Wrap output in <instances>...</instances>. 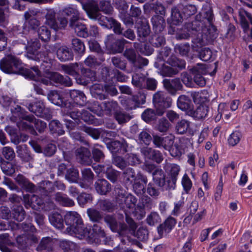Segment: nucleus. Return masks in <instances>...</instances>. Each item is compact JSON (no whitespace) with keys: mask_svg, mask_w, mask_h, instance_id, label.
Instances as JSON below:
<instances>
[{"mask_svg":"<svg viewBox=\"0 0 252 252\" xmlns=\"http://www.w3.org/2000/svg\"><path fill=\"white\" fill-rule=\"evenodd\" d=\"M213 14L211 8L203 6L195 19L185 24L181 31L176 35L177 39H187L193 35V48L200 47L213 42L217 37V29L213 25Z\"/></svg>","mask_w":252,"mask_h":252,"instance_id":"f257e3e1","label":"nucleus"},{"mask_svg":"<svg viewBox=\"0 0 252 252\" xmlns=\"http://www.w3.org/2000/svg\"><path fill=\"white\" fill-rule=\"evenodd\" d=\"M64 221L67 225L66 232L70 235L82 239L88 236L95 240L99 237H104L105 232L97 224H94L92 233L89 235L88 229L84 226L80 216L76 212H68L64 216Z\"/></svg>","mask_w":252,"mask_h":252,"instance_id":"f03ea898","label":"nucleus"},{"mask_svg":"<svg viewBox=\"0 0 252 252\" xmlns=\"http://www.w3.org/2000/svg\"><path fill=\"white\" fill-rule=\"evenodd\" d=\"M11 111L12 116L10 117V120L16 122L17 126L19 128L28 130L32 134L36 133L30 124L33 123V116L26 115L21 106L19 105H17L14 109H11Z\"/></svg>","mask_w":252,"mask_h":252,"instance_id":"7ed1b4c3","label":"nucleus"},{"mask_svg":"<svg viewBox=\"0 0 252 252\" xmlns=\"http://www.w3.org/2000/svg\"><path fill=\"white\" fill-rule=\"evenodd\" d=\"M83 8L86 11L90 18L97 20L100 25L108 27L111 17H107L101 15L99 13V9L96 3L93 0H87L82 3Z\"/></svg>","mask_w":252,"mask_h":252,"instance_id":"20e7f679","label":"nucleus"},{"mask_svg":"<svg viewBox=\"0 0 252 252\" xmlns=\"http://www.w3.org/2000/svg\"><path fill=\"white\" fill-rule=\"evenodd\" d=\"M153 102L158 116H161L165 113L166 109L171 107L172 99L164 93L158 91L153 95Z\"/></svg>","mask_w":252,"mask_h":252,"instance_id":"39448f33","label":"nucleus"},{"mask_svg":"<svg viewBox=\"0 0 252 252\" xmlns=\"http://www.w3.org/2000/svg\"><path fill=\"white\" fill-rule=\"evenodd\" d=\"M114 191L116 201L122 208L132 209L135 207L137 199L133 195L120 187L116 188Z\"/></svg>","mask_w":252,"mask_h":252,"instance_id":"423d86ee","label":"nucleus"},{"mask_svg":"<svg viewBox=\"0 0 252 252\" xmlns=\"http://www.w3.org/2000/svg\"><path fill=\"white\" fill-rule=\"evenodd\" d=\"M22 68L21 61L14 56L10 55L0 62V68L7 73H19Z\"/></svg>","mask_w":252,"mask_h":252,"instance_id":"0eeeda50","label":"nucleus"},{"mask_svg":"<svg viewBox=\"0 0 252 252\" xmlns=\"http://www.w3.org/2000/svg\"><path fill=\"white\" fill-rule=\"evenodd\" d=\"M41 83L46 85L61 84L66 87H70L72 85L71 79L57 72H50L41 79Z\"/></svg>","mask_w":252,"mask_h":252,"instance_id":"6e6552de","label":"nucleus"},{"mask_svg":"<svg viewBox=\"0 0 252 252\" xmlns=\"http://www.w3.org/2000/svg\"><path fill=\"white\" fill-rule=\"evenodd\" d=\"M25 36L26 40H22L24 45V48L27 50V56L28 58L38 61L39 59L38 50L41 46V44L38 39H32L29 40L30 36Z\"/></svg>","mask_w":252,"mask_h":252,"instance_id":"1a4fd4ad","label":"nucleus"},{"mask_svg":"<svg viewBox=\"0 0 252 252\" xmlns=\"http://www.w3.org/2000/svg\"><path fill=\"white\" fill-rule=\"evenodd\" d=\"M32 15L31 11H26L24 14L26 21L22 27V32H19V33L22 34V36L33 33L35 32V29L39 25V21Z\"/></svg>","mask_w":252,"mask_h":252,"instance_id":"9d476101","label":"nucleus"},{"mask_svg":"<svg viewBox=\"0 0 252 252\" xmlns=\"http://www.w3.org/2000/svg\"><path fill=\"white\" fill-rule=\"evenodd\" d=\"M194 75V81L198 86L203 87L206 84V81L202 76L207 73L206 68L204 64L198 63L191 69Z\"/></svg>","mask_w":252,"mask_h":252,"instance_id":"9b49d317","label":"nucleus"},{"mask_svg":"<svg viewBox=\"0 0 252 252\" xmlns=\"http://www.w3.org/2000/svg\"><path fill=\"white\" fill-rule=\"evenodd\" d=\"M46 18V24L55 30L64 28L67 24V19L65 17H60L56 21L54 13H48Z\"/></svg>","mask_w":252,"mask_h":252,"instance_id":"f8f14e48","label":"nucleus"},{"mask_svg":"<svg viewBox=\"0 0 252 252\" xmlns=\"http://www.w3.org/2000/svg\"><path fill=\"white\" fill-rule=\"evenodd\" d=\"M174 142V136L169 135L165 137L158 135L153 136V143L158 148H163L165 150L169 149Z\"/></svg>","mask_w":252,"mask_h":252,"instance_id":"ddd939ff","label":"nucleus"},{"mask_svg":"<svg viewBox=\"0 0 252 252\" xmlns=\"http://www.w3.org/2000/svg\"><path fill=\"white\" fill-rule=\"evenodd\" d=\"M239 17L241 26L244 32H247L250 30L251 36L252 37V16L246 11L241 9L239 11Z\"/></svg>","mask_w":252,"mask_h":252,"instance_id":"4468645a","label":"nucleus"},{"mask_svg":"<svg viewBox=\"0 0 252 252\" xmlns=\"http://www.w3.org/2000/svg\"><path fill=\"white\" fill-rule=\"evenodd\" d=\"M69 25L78 36L86 37L89 36L88 31L86 25L79 21V19L70 20Z\"/></svg>","mask_w":252,"mask_h":252,"instance_id":"2eb2a0df","label":"nucleus"},{"mask_svg":"<svg viewBox=\"0 0 252 252\" xmlns=\"http://www.w3.org/2000/svg\"><path fill=\"white\" fill-rule=\"evenodd\" d=\"M94 169L97 170V171H96V172H105L107 178L113 183L117 180L119 175V172L113 169L112 168V166L109 164L98 165L97 166H95Z\"/></svg>","mask_w":252,"mask_h":252,"instance_id":"dca6fc26","label":"nucleus"},{"mask_svg":"<svg viewBox=\"0 0 252 252\" xmlns=\"http://www.w3.org/2000/svg\"><path fill=\"white\" fill-rule=\"evenodd\" d=\"M24 201L27 208L32 207L35 210L42 209L44 204L42 199L35 195H25Z\"/></svg>","mask_w":252,"mask_h":252,"instance_id":"f3484780","label":"nucleus"},{"mask_svg":"<svg viewBox=\"0 0 252 252\" xmlns=\"http://www.w3.org/2000/svg\"><path fill=\"white\" fill-rule=\"evenodd\" d=\"M148 182L147 177L141 174H137V179L134 181L133 189L138 195L143 194L145 191V185Z\"/></svg>","mask_w":252,"mask_h":252,"instance_id":"a211bd4d","label":"nucleus"},{"mask_svg":"<svg viewBox=\"0 0 252 252\" xmlns=\"http://www.w3.org/2000/svg\"><path fill=\"white\" fill-rule=\"evenodd\" d=\"M19 73L30 79L37 82H41V79L43 78L41 76V72L37 66H33L31 68H21Z\"/></svg>","mask_w":252,"mask_h":252,"instance_id":"6ab92c4d","label":"nucleus"},{"mask_svg":"<svg viewBox=\"0 0 252 252\" xmlns=\"http://www.w3.org/2000/svg\"><path fill=\"white\" fill-rule=\"evenodd\" d=\"M56 55L61 62H66L73 59V55L71 50L66 46L56 45Z\"/></svg>","mask_w":252,"mask_h":252,"instance_id":"aec40b11","label":"nucleus"},{"mask_svg":"<svg viewBox=\"0 0 252 252\" xmlns=\"http://www.w3.org/2000/svg\"><path fill=\"white\" fill-rule=\"evenodd\" d=\"M37 241V238L32 234L22 235L17 238V242L21 249L26 248Z\"/></svg>","mask_w":252,"mask_h":252,"instance_id":"412c9836","label":"nucleus"},{"mask_svg":"<svg viewBox=\"0 0 252 252\" xmlns=\"http://www.w3.org/2000/svg\"><path fill=\"white\" fill-rule=\"evenodd\" d=\"M209 108L206 105H200L195 110L192 107L191 110L188 112V115L197 120L204 119L207 117Z\"/></svg>","mask_w":252,"mask_h":252,"instance_id":"4be33fe9","label":"nucleus"},{"mask_svg":"<svg viewBox=\"0 0 252 252\" xmlns=\"http://www.w3.org/2000/svg\"><path fill=\"white\" fill-rule=\"evenodd\" d=\"M75 154L81 163L89 165L92 163L91 153L87 148L80 147L76 150Z\"/></svg>","mask_w":252,"mask_h":252,"instance_id":"5701e85b","label":"nucleus"},{"mask_svg":"<svg viewBox=\"0 0 252 252\" xmlns=\"http://www.w3.org/2000/svg\"><path fill=\"white\" fill-rule=\"evenodd\" d=\"M163 84L165 89L170 94H175L177 90L182 88V84L179 79H164Z\"/></svg>","mask_w":252,"mask_h":252,"instance_id":"b1692460","label":"nucleus"},{"mask_svg":"<svg viewBox=\"0 0 252 252\" xmlns=\"http://www.w3.org/2000/svg\"><path fill=\"white\" fill-rule=\"evenodd\" d=\"M177 104L180 109L186 111L188 115V112L191 110L193 107L191 100L189 96L185 95H181L178 97Z\"/></svg>","mask_w":252,"mask_h":252,"instance_id":"393cba45","label":"nucleus"},{"mask_svg":"<svg viewBox=\"0 0 252 252\" xmlns=\"http://www.w3.org/2000/svg\"><path fill=\"white\" fill-rule=\"evenodd\" d=\"M176 223V220L172 217H169L163 223L158 227V233L159 235H162L170 232Z\"/></svg>","mask_w":252,"mask_h":252,"instance_id":"a878e982","label":"nucleus"},{"mask_svg":"<svg viewBox=\"0 0 252 252\" xmlns=\"http://www.w3.org/2000/svg\"><path fill=\"white\" fill-rule=\"evenodd\" d=\"M96 192L100 195H105L110 191L111 185L105 179L97 180L94 183Z\"/></svg>","mask_w":252,"mask_h":252,"instance_id":"bb28decb","label":"nucleus"},{"mask_svg":"<svg viewBox=\"0 0 252 252\" xmlns=\"http://www.w3.org/2000/svg\"><path fill=\"white\" fill-rule=\"evenodd\" d=\"M127 147V144L125 141L122 142L119 141H112L108 146L110 151L113 154L125 153L126 151Z\"/></svg>","mask_w":252,"mask_h":252,"instance_id":"cd10ccee","label":"nucleus"},{"mask_svg":"<svg viewBox=\"0 0 252 252\" xmlns=\"http://www.w3.org/2000/svg\"><path fill=\"white\" fill-rule=\"evenodd\" d=\"M71 98L75 103L81 106H83L86 102L87 98L85 94L79 90H72L69 93Z\"/></svg>","mask_w":252,"mask_h":252,"instance_id":"c85d7f7f","label":"nucleus"},{"mask_svg":"<svg viewBox=\"0 0 252 252\" xmlns=\"http://www.w3.org/2000/svg\"><path fill=\"white\" fill-rule=\"evenodd\" d=\"M151 21L153 26V29L157 33L162 32L165 27V22L163 18L161 16L155 15L154 16Z\"/></svg>","mask_w":252,"mask_h":252,"instance_id":"c756f323","label":"nucleus"},{"mask_svg":"<svg viewBox=\"0 0 252 252\" xmlns=\"http://www.w3.org/2000/svg\"><path fill=\"white\" fill-rule=\"evenodd\" d=\"M61 69L65 73L77 79L78 76V64L77 63H71L68 64H62L61 66Z\"/></svg>","mask_w":252,"mask_h":252,"instance_id":"7c9ffc66","label":"nucleus"},{"mask_svg":"<svg viewBox=\"0 0 252 252\" xmlns=\"http://www.w3.org/2000/svg\"><path fill=\"white\" fill-rule=\"evenodd\" d=\"M175 128L179 134L186 133L190 129V122L186 119H182L177 123Z\"/></svg>","mask_w":252,"mask_h":252,"instance_id":"2f4dec72","label":"nucleus"},{"mask_svg":"<svg viewBox=\"0 0 252 252\" xmlns=\"http://www.w3.org/2000/svg\"><path fill=\"white\" fill-rule=\"evenodd\" d=\"M164 169L167 172L169 173L172 182L175 184L180 171V166L176 164L167 163L164 166Z\"/></svg>","mask_w":252,"mask_h":252,"instance_id":"473e14b6","label":"nucleus"},{"mask_svg":"<svg viewBox=\"0 0 252 252\" xmlns=\"http://www.w3.org/2000/svg\"><path fill=\"white\" fill-rule=\"evenodd\" d=\"M154 182L159 187H163L165 183V175L159 168L156 169L152 173Z\"/></svg>","mask_w":252,"mask_h":252,"instance_id":"72a5a7b5","label":"nucleus"},{"mask_svg":"<svg viewBox=\"0 0 252 252\" xmlns=\"http://www.w3.org/2000/svg\"><path fill=\"white\" fill-rule=\"evenodd\" d=\"M92 95L99 99H104L106 98V95L104 93V87L102 85L95 84L93 85L91 88Z\"/></svg>","mask_w":252,"mask_h":252,"instance_id":"f704fd0d","label":"nucleus"},{"mask_svg":"<svg viewBox=\"0 0 252 252\" xmlns=\"http://www.w3.org/2000/svg\"><path fill=\"white\" fill-rule=\"evenodd\" d=\"M50 223L56 228L62 229L63 226V220L62 216L58 213H53L49 216Z\"/></svg>","mask_w":252,"mask_h":252,"instance_id":"c9c22d12","label":"nucleus"},{"mask_svg":"<svg viewBox=\"0 0 252 252\" xmlns=\"http://www.w3.org/2000/svg\"><path fill=\"white\" fill-rule=\"evenodd\" d=\"M18 156L24 161H29L32 159L27 146L25 144L17 146L16 147Z\"/></svg>","mask_w":252,"mask_h":252,"instance_id":"e433bc0d","label":"nucleus"},{"mask_svg":"<svg viewBox=\"0 0 252 252\" xmlns=\"http://www.w3.org/2000/svg\"><path fill=\"white\" fill-rule=\"evenodd\" d=\"M55 199L60 204L63 206L70 207L74 205V201L68 198L66 195L57 192L55 195Z\"/></svg>","mask_w":252,"mask_h":252,"instance_id":"4c0bfd02","label":"nucleus"},{"mask_svg":"<svg viewBox=\"0 0 252 252\" xmlns=\"http://www.w3.org/2000/svg\"><path fill=\"white\" fill-rule=\"evenodd\" d=\"M105 42L108 46H111L113 43H116L118 47L117 49L115 48L114 50L116 52H120L123 49L124 45L126 42V41L124 39L115 41V36L112 34L107 36Z\"/></svg>","mask_w":252,"mask_h":252,"instance_id":"58836bf2","label":"nucleus"},{"mask_svg":"<svg viewBox=\"0 0 252 252\" xmlns=\"http://www.w3.org/2000/svg\"><path fill=\"white\" fill-rule=\"evenodd\" d=\"M83 181L84 182L86 183V185L81 184L82 188H88L92 183V181L94 178V174L90 168H85L82 170Z\"/></svg>","mask_w":252,"mask_h":252,"instance_id":"ea45409f","label":"nucleus"},{"mask_svg":"<svg viewBox=\"0 0 252 252\" xmlns=\"http://www.w3.org/2000/svg\"><path fill=\"white\" fill-rule=\"evenodd\" d=\"M146 78L142 74L135 73L132 77V84L135 87L143 89L145 87Z\"/></svg>","mask_w":252,"mask_h":252,"instance_id":"a19ab883","label":"nucleus"},{"mask_svg":"<svg viewBox=\"0 0 252 252\" xmlns=\"http://www.w3.org/2000/svg\"><path fill=\"white\" fill-rule=\"evenodd\" d=\"M118 103L115 101H105L103 102V109L107 114H115L119 109Z\"/></svg>","mask_w":252,"mask_h":252,"instance_id":"79ce46f5","label":"nucleus"},{"mask_svg":"<svg viewBox=\"0 0 252 252\" xmlns=\"http://www.w3.org/2000/svg\"><path fill=\"white\" fill-rule=\"evenodd\" d=\"M28 109L36 115L39 117H43L44 106L40 102H36L33 104H30L28 107Z\"/></svg>","mask_w":252,"mask_h":252,"instance_id":"37998d69","label":"nucleus"},{"mask_svg":"<svg viewBox=\"0 0 252 252\" xmlns=\"http://www.w3.org/2000/svg\"><path fill=\"white\" fill-rule=\"evenodd\" d=\"M63 14V16L70 17V20L73 19L79 20L81 18L78 10L74 6H69L64 8Z\"/></svg>","mask_w":252,"mask_h":252,"instance_id":"c03bdc74","label":"nucleus"},{"mask_svg":"<svg viewBox=\"0 0 252 252\" xmlns=\"http://www.w3.org/2000/svg\"><path fill=\"white\" fill-rule=\"evenodd\" d=\"M49 127L50 131L52 133H57L59 135H62L64 132L62 125L58 120H54L51 121L49 123Z\"/></svg>","mask_w":252,"mask_h":252,"instance_id":"a18cd8bd","label":"nucleus"},{"mask_svg":"<svg viewBox=\"0 0 252 252\" xmlns=\"http://www.w3.org/2000/svg\"><path fill=\"white\" fill-rule=\"evenodd\" d=\"M119 99L121 104L126 109L131 110L137 107L133 96L131 98L126 96H120Z\"/></svg>","mask_w":252,"mask_h":252,"instance_id":"49530a36","label":"nucleus"},{"mask_svg":"<svg viewBox=\"0 0 252 252\" xmlns=\"http://www.w3.org/2000/svg\"><path fill=\"white\" fill-rule=\"evenodd\" d=\"M48 99L53 104L62 106L63 105V101L62 96L60 94L56 91H51L48 95Z\"/></svg>","mask_w":252,"mask_h":252,"instance_id":"de8ad7c7","label":"nucleus"},{"mask_svg":"<svg viewBox=\"0 0 252 252\" xmlns=\"http://www.w3.org/2000/svg\"><path fill=\"white\" fill-rule=\"evenodd\" d=\"M242 134L241 132L236 130L233 132L228 138V144L231 146L237 145L241 140Z\"/></svg>","mask_w":252,"mask_h":252,"instance_id":"09e8293b","label":"nucleus"},{"mask_svg":"<svg viewBox=\"0 0 252 252\" xmlns=\"http://www.w3.org/2000/svg\"><path fill=\"white\" fill-rule=\"evenodd\" d=\"M60 246L64 250V252H78V247L73 242L63 241L60 243Z\"/></svg>","mask_w":252,"mask_h":252,"instance_id":"8fccbe9b","label":"nucleus"},{"mask_svg":"<svg viewBox=\"0 0 252 252\" xmlns=\"http://www.w3.org/2000/svg\"><path fill=\"white\" fill-rule=\"evenodd\" d=\"M87 214L90 220L94 222H99L102 219V215L97 210L89 208L87 210Z\"/></svg>","mask_w":252,"mask_h":252,"instance_id":"3c124183","label":"nucleus"},{"mask_svg":"<svg viewBox=\"0 0 252 252\" xmlns=\"http://www.w3.org/2000/svg\"><path fill=\"white\" fill-rule=\"evenodd\" d=\"M0 167L2 172L8 176H12L16 170L15 165L9 162H1Z\"/></svg>","mask_w":252,"mask_h":252,"instance_id":"603ef678","label":"nucleus"},{"mask_svg":"<svg viewBox=\"0 0 252 252\" xmlns=\"http://www.w3.org/2000/svg\"><path fill=\"white\" fill-rule=\"evenodd\" d=\"M25 211L21 206H15L13 210V218L18 221H22L25 218Z\"/></svg>","mask_w":252,"mask_h":252,"instance_id":"864d4df0","label":"nucleus"},{"mask_svg":"<svg viewBox=\"0 0 252 252\" xmlns=\"http://www.w3.org/2000/svg\"><path fill=\"white\" fill-rule=\"evenodd\" d=\"M37 33L39 38L43 41H47L50 38L51 32L46 26L40 27L37 31Z\"/></svg>","mask_w":252,"mask_h":252,"instance_id":"5fc2aeb1","label":"nucleus"},{"mask_svg":"<svg viewBox=\"0 0 252 252\" xmlns=\"http://www.w3.org/2000/svg\"><path fill=\"white\" fill-rule=\"evenodd\" d=\"M72 48L79 54H83L85 51L84 43L79 39L74 38L72 40Z\"/></svg>","mask_w":252,"mask_h":252,"instance_id":"6e6d98bb","label":"nucleus"},{"mask_svg":"<svg viewBox=\"0 0 252 252\" xmlns=\"http://www.w3.org/2000/svg\"><path fill=\"white\" fill-rule=\"evenodd\" d=\"M171 125L168 120L163 117L160 119L158 121L157 125L158 130L161 132H166L171 127Z\"/></svg>","mask_w":252,"mask_h":252,"instance_id":"4d7b16f0","label":"nucleus"},{"mask_svg":"<svg viewBox=\"0 0 252 252\" xmlns=\"http://www.w3.org/2000/svg\"><path fill=\"white\" fill-rule=\"evenodd\" d=\"M171 20L174 25H178L183 22V18L180 13L179 9L176 7H174L171 10Z\"/></svg>","mask_w":252,"mask_h":252,"instance_id":"13d9d810","label":"nucleus"},{"mask_svg":"<svg viewBox=\"0 0 252 252\" xmlns=\"http://www.w3.org/2000/svg\"><path fill=\"white\" fill-rule=\"evenodd\" d=\"M157 116V110L155 111L152 109H147L142 114V119L147 122L156 120Z\"/></svg>","mask_w":252,"mask_h":252,"instance_id":"bf43d9fd","label":"nucleus"},{"mask_svg":"<svg viewBox=\"0 0 252 252\" xmlns=\"http://www.w3.org/2000/svg\"><path fill=\"white\" fill-rule=\"evenodd\" d=\"M97 205L100 210L104 211L111 212L114 207L113 204L107 200H100L98 201Z\"/></svg>","mask_w":252,"mask_h":252,"instance_id":"052dcab7","label":"nucleus"},{"mask_svg":"<svg viewBox=\"0 0 252 252\" xmlns=\"http://www.w3.org/2000/svg\"><path fill=\"white\" fill-rule=\"evenodd\" d=\"M78 177V171L74 168L68 169L65 175L66 179L71 183L77 182Z\"/></svg>","mask_w":252,"mask_h":252,"instance_id":"680f3d73","label":"nucleus"},{"mask_svg":"<svg viewBox=\"0 0 252 252\" xmlns=\"http://www.w3.org/2000/svg\"><path fill=\"white\" fill-rule=\"evenodd\" d=\"M104 221L112 231L116 232L117 231L118 223L115 217L111 215H107L104 218Z\"/></svg>","mask_w":252,"mask_h":252,"instance_id":"e2e57ef3","label":"nucleus"},{"mask_svg":"<svg viewBox=\"0 0 252 252\" xmlns=\"http://www.w3.org/2000/svg\"><path fill=\"white\" fill-rule=\"evenodd\" d=\"M160 221V218L158 213L155 212H151L148 215L146 221L147 223L153 226L156 224L158 223Z\"/></svg>","mask_w":252,"mask_h":252,"instance_id":"0e129e2a","label":"nucleus"},{"mask_svg":"<svg viewBox=\"0 0 252 252\" xmlns=\"http://www.w3.org/2000/svg\"><path fill=\"white\" fill-rule=\"evenodd\" d=\"M124 179L126 181L132 183L137 179V175L132 168H128L124 172Z\"/></svg>","mask_w":252,"mask_h":252,"instance_id":"69168bd1","label":"nucleus"},{"mask_svg":"<svg viewBox=\"0 0 252 252\" xmlns=\"http://www.w3.org/2000/svg\"><path fill=\"white\" fill-rule=\"evenodd\" d=\"M116 120L118 122L119 124H123L128 121L130 119V116L122 111H119L115 112L114 115Z\"/></svg>","mask_w":252,"mask_h":252,"instance_id":"338daca9","label":"nucleus"},{"mask_svg":"<svg viewBox=\"0 0 252 252\" xmlns=\"http://www.w3.org/2000/svg\"><path fill=\"white\" fill-rule=\"evenodd\" d=\"M150 32L149 26L146 23H143L137 29V33L139 37H146L150 33Z\"/></svg>","mask_w":252,"mask_h":252,"instance_id":"774afa93","label":"nucleus"}]
</instances>
